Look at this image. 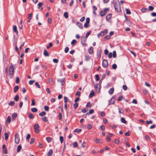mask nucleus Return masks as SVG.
<instances>
[{"label": "nucleus", "mask_w": 156, "mask_h": 156, "mask_svg": "<svg viewBox=\"0 0 156 156\" xmlns=\"http://www.w3.org/2000/svg\"><path fill=\"white\" fill-rule=\"evenodd\" d=\"M114 7L115 10L118 12H119L121 10L120 5L119 2H115L114 3Z\"/></svg>", "instance_id": "1"}, {"label": "nucleus", "mask_w": 156, "mask_h": 156, "mask_svg": "<svg viewBox=\"0 0 156 156\" xmlns=\"http://www.w3.org/2000/svg\"><path fill=\"white\" fill-rule=\"evenodd\" d=\"M14 68L12 65H11L9 67V75L11 76L10 77L11 78H12L14 75Z\"/></svg>", "instance_id": "2"}, {"label": "nucleus", "mask_w": 156, "mask_h": 156, "mask_svg": "<svg viewBox=\"0 0 156 156\" xmlns=\"http://www.w3.org/2000/svg\"><path fill=\"white\" fill-rule=\"evenodd\" d=\"M109 10V9L108 8H106L103 10H101L100 12V15L101 16H105L106 14L107 11Z\"/></svg>", "instance_id": "3"}, {"label": "nucleus", "mask_w": 156, "mask_h": 156, "mask_svg": "<svg viewBox=\"0 0 156 156\" xmlns=\"http://www.w3.org/2000/svg\"><path fill=\"white\" fill-rule=\"evenodd\" d=\"M20 140L19 135L18 134L16 133L15 136V142L16 144H18L19 143Z\"/></svg>", "instance_id": "4"}, {"label": "nucleus", "mask_w": 156, "mask_h": 156, "mask_svg": "<svg viewBox=\"0 0 156 156\" xmlns=\"http://www.w3.org/2000/svg\"><path fill=\"white\" fill-rule=\"evenodd\" d=\"M100 85L98 83H96L94 86V87L96 89V92L97 93L99 92L100 90Z\"/></svg>", "instance_id": "5"}, {"label": "nucleus", "mask_w": 156, "mask_h": 156, "mask_svg": "<svg viewBox=\"0 0 156 156\" xmlns=\"http://www.w3.org/2000/svg\"><path fill=\"white\" fill-rule=\"evenodd\" d=\"M39 128V125L37 124H35L34 126V132L36 133H38L39 131V130L38 129Z\"/></svg>", "instance_id": "6"}, {"label": "nucleus", "mask_w": 156, "mask_h": 156, "mask_svg": "<svg viewBox=\"0 0 156 156\" xmlns=\"http://www.w3.org/2000/svg\"><path fill=\"white\" fill-rule=\"evenodd\" d=\"M102 66L104 68H106L108 65V62L106 60H104L102 62Z\"/></svg>", "instance_id": "7"}, {"label": "nucleus", "mask_w": 156, "mask_h": 156, "mask_svg": "<svg viewBox=\"0 0 156 156\" xmlns=\"http://www.w3.org/2000/svg\"><path fill=\"white\" fill-rule=\"evenodd\" d=\"M87 39L86 38L83 37L81 38V43L83 45H86V44L85 43Z\"/></svg>", "instance_id": "8"}, {"label": "nucleus", "mask_w": 156, "mask_h": 156, "mask_svg": "<svg viewBox=\"0 0 156 156\" xmlns=\"http://www.w3.org/2000/svg\"><path fill=\"white\" fill-rule=\"evenodd\" d=\"M115 99L114 97H112L110 101L109 105L112 104L114 103Z\"/></svg>", "instance_id": "9"}, {"label": "nucleus", "mask_w": 156, "mask_h": 156, "mask_svg": "<svg viewBox=\"0 0 156 156\" xmlns=\"http://www.w3.org/2000/svg\"><path fill=\"white\" fill-rule=\"evenodd\" d=\"M65 79L64 78L63 79H58V81L60 82L61 83V84L62 85H63L64 84V81Z\"/></svg>", "instance_id": "10"}, {"label": "nucleus", "mask_w": 156, "mask_h": 156, "mask_svg": "<svg viewBox=\"0 0 156 156\" xmlns=\"http://www.w3.org/2000/svg\"><path fill=\"white\" fill-rule=\"evenodd\" d=\"M112 16V14L111 13H109L106 16V18L107 21H108Z\"/></svg>", "instance_id": "11"}, {"label": "nucleus", "mask_w": 156, "mask_h": 156, "mask_svg": "<svg viewBox=\"0 0 156 156\" xmlns=\"http://www.w3.org/2000/svg\"><path fill=\"white\" fill-rule=\"evenodd\" d=\"M76 25L81 29L83 28V26L82 24L80 22H78L76 23Z\"/></svg>", "instance_id": "12"}, {"label": "nucleus", "mask_w": 156, "mask_h": 156, "mask_svg": "<svg viewBox=\"0 0 156 156\" xmlns=\"http://www.w3.org/2000/svg\"><path fill=\"white\" fill-rule=\"evenodd\" d=\"M13 31L16 33L17 34L18 33V31L17 30L16 26L15 25H14L13 27Z\"/></svg>", "instance_id": "13"}, {"label": "nucleus", "mask_w": 156, "mask_h": 156, "mask_svg": "<svg viewBox=\"0 0 156 156\" xmlns=\"http://www.w3.org/2000/svg\"><path fill=\"white\" fill-rule=\"evenodd\" d=\"M93 48L92 47H90L88 50V53L90 54L93 53Z\"/></svg>", "instance_id": "14"}, {"label": "nucleus", "mask_w": 156, "mask_h": 156, "mask_svg": "<svg viewBox=\"0 0 156 156\" xmlns=\"http://www.w3.org/2000/svg\"><path fill=\"white\" fill-rule=\"evenodd\" d=\"M44 55L45 56H49V53L45 49L44 50Z\"/></svg>", "instance_id": "15"}, {"label": "nucleus", "mask_w": 156, "mask_h": 156, "mask_svg": "<svg viewBox=\"0 0 156 156\" xmlns=\"http://www.w3.org/2000/svg\"><path fill=\"white\" fill-rule=\"evenodd\" d=\"M114 91V88H111L108 91L109 93L110 94H112L113 93Z\"/></svg>", "instance_id": "16"}, {"label": "nucleus", "mask_w": 156, "mask_h": 156, "mask_svg": "<svg viewBox=\"0 0 156 156\" xmlns=\"http://www.w3.org/2000/svg\"><path fill=\"white\" fill-rule=\"evenodd\" d=\"M19 87L18 86H16L13 89L14 92L15 93H16L19 90Z\"/></svg>", "instance_id": "17"}, {"label": "nucleus", "mask_w": 156, "mask_h": 156, "mask_svg": "<svg viewBox=\"0 0 156 156\" xmlns=\"http://www.w3.org/2000/svg\"><path fill=\"white\" fill-rule=\"evenodd\" d=\"M42 120L44 122H46L48 121L47 118L46 116H43L42 117Z\"/></svg>", "instance_id": "18"}, {"label": "nucleus", "mask_w": 156, "mask_h": 156, "mask_svg": "<svg viewBox=\"0 0 156 156\" xmlns=\"http://www.w3.org/2000/svg\"><path fill=\"white\" fill-rule=\"evenodd\" d=\"M53 153V151L52 149H50L48 154V156H51Z\"/></svg>", "instance_id": "19"}, {"label": "nucleus", "mask_w": 156, "mask_h": 156, "mask_svg": "<svg viewBox=\"0 0 156 156\" xmlns=\"http://www.w3.org/2000/svg\"><path fill=\"white\" fill-rule=\"evenodd\" d=\"M119 112V114H123V111L122 109L121 108H118Z\"/></svg>", "instance_id": "20"}, {"label": "nucleus", "mask_w": 156, "mask_h": 156, "mask_svg": "<svg viewBox=\"0 0 156 156\" xmlns=\"http://www.w3.org/2000/svg\"><path fill=\"white\" fill-rule=\"evenodd\" d=\"M85 60L87 61H88L90 60V57L88 55H85Z\"/></svg>", "instance_id": "21"}, {"label": "nucleus", "mask_w": 156, "mask_h": 156, "mask_svg": "<svg viewBox=\"0 0 156 156\" xmlns=\"http://www.w3.org/2000/svg\"><path fill=\"white\" fill-rule=\"evenodd\" d=\"M46 140L48 143H50L51 141L52 138L50 137H47L46 138Z\"/></svg>", "instance_id": "22"}, {"label": "nucleus", "mask_w": 156, "mask_h": 156, "mask_svg": "<svg viewBox=\"0 0 156 156\" xmlns=\"http://www.w3.org/2000/svg\"><path fill=\"white\" fill-rule=\"evenodd\" d=\"M19 96L18 95H16V96H15L14 99V100L16 101H18L19 100Z\"/></svg>", "instance_id": "23"}, {"label": "nucleus", "mask_w": 156, "mask_h": 156, "mask_svg": "<svg viewBox=\"0 0 156 156\" xmlns=\"http://www.w3.org/2000/svg\"><path fill=\"white\" fill-rule=\"evenodd\" d=\"M29 118L30 119H34V116L33 115L30 113L29 114Z\"/></svg>", "instance_id": "24"}, {"label": "nucleus", "mask_w": 156, "mask_h": 156, "mask_svg": "<svg viewBox=\"0 0 156 156\" xmlns=\"http://www.w3.org/2000/svg\"><path fill=\"white\" fill-rule=\"evenodd\" d=\"M94 112V110L93 109H91L90 110L89 112L87 113V114L88 115H89L90 114L93 113Z\"/></svg>", "instance_id": "25"}, {"label": "nucleus", "mask_w": 156, "mask_h": 156, "mask_svg": "<svg viewBox=\"0 0 156 156\" xmlns=\"http://www.w3.org/2000/svg\"><path fill=\"white\" fill-rule=\"evenodd\" d=\"M31 111L34 112H36L37 111V109L36 108H34L31 109Z\"/></svg>", "instance_id": "26"}, {"label": "nucleus", "mask_w": 156, "mask_h": 156, "mask_svg": "<svg viewBox=\"0 0 156 156\" xmlns=\"http://www.w3.org/2000/svg\"><path fill=\"white\" fill-rule=\"evenodd\" d=\"M121 122L124 123H126V121L125 120V119L123 117H122L121 118Z\"/></svg>", "instance_id": "27"}, {"label": "nucleus", "mask_w": 156, "mask_h": 156, "mask_svg": "<svg viewBox=\"0 0 156 156\" xmlns=\"http://www.w3.org/2000/svg\"><path fill=\"white\" fill-rule=\"evenodd\" d=\"M94 94V92L93 91H91V92H90V93L89 95V97L90 98H91L92 97Z\"/></svg>", "instance_id": "28"}, {"label": "nucleus", "mask_w": 156, "mask_h": 156, "mask_svg": "<svg viewBox=\"0 0 156 156\" xmlns=\"http://www.w3.org/2000/svg\"><path fill=\"white\" fill-rule=\"evenodd\" d=\"M81 131L82 129H76L74 130V132H75L80 133L81 132Z\"/></svg>", "instance_id": "29"}, {"label": "nucleus", "mask_w": 156, "mask_h": 156, "mask_svg": "<svg viewBox=\"0 0 156 156\" xmlns=\"http://www.w3.org/2000/svg\"><path fill=\"white\" fill-rule=\"evenodd\" d=\"M64 16L66 18H67L68 17V13L67 12H65L64 14Z\"/></svg>", "instance_id": "30"}, {"label": "nucleus", "mask_w": 156, "mask_h": 156, "mask_svg": "<svg viewBox=\"0 0 156 156\" xmlns=\"http://www.w3.org/2000/svg\"><path fill=\"white\" fill-rule=\"evenodd\" d=\"M21 146L20 145H19L17 147V152H19L21 151Z\"/></svg>", "instance_id": "31"}, {"label": "nucleus", "mask_w": 156, "mask_h": 156, "mask_svg": "<svg viewBox=\"0 0 156 156\" xmlns=\"http://www.w3.org/2000/svg\"><path fill=\"white\" fill-rule=\"evenodd\" d=\"M5 136V139L6 140H7L8 138V135L6 133H5L4 134Z\"/></svg>", "instance_id": "32"}, {"label": "nucleus", "mask_w": 156, "mask_h": 156, "mask_svg": "<svg viewBox=\"0 0 156 156\" xmlns=\"http://www.w3.org/2000/svg\"><path fill=\"white\" fill-rule=\"evenodd\" d=\"M45 114H46L45 112L44 111H43V112H41L39 114V115L40 116H43L45 115Z\"/></svg>", "instance_id": "33"}, {"label": "nucleus", "mask_w": 156, "mask_h": 156, "mask_svg": "<svg viewBox=\"0 0 156 156\" xmlns=\"http://www.w3.org/2000/svg\"><path fill=\"white\" fill-rule=\"evenodd\" d=\"M15 104V102L13 101H10V102L9 103V105L11 106H12L14 105Z\"/></svg>", "instance_id": "34"}, {"label": "nucleus", "mask_w": 156, "mask_h": 156, "mask_svg": "<svg viewBox=\"0 0 156 156\" xmlns=\"http://www.w3.org/2000/svg\"><path fill=\"white\" fill-rule=\"evenodd\" d=\"M17 116V114L15 113H14L12 114V117L13 119L16 118Z\"/></svg>", "instance_id": "35"}, {"label": "nucleus", "mask_w": 156, "mask_h": 156, "mask_svg": "<svg viewBox=\"0 0 156 156\" xmlns=\"http://www.w3.org/2000/svg\"><path fill=\"white\" fill-rule=\"evenodd\" d=\"M97 143H102L101 140L99 139H96L95 141Z\"/></svg>", "instance_id": "36"}, {"label": "nucleus", "mask_w": 156, "mask_h": 156, "mask_svg": "<svg viewBox=\"0 0 156 156\" xmlns=\"http://www.w3.org/2000/svg\"><path fill=\"white\" fill-rule=\"evenodd\" d=\"M97 55L98 56V58H100L101 57V54L100 52L99 51H97Z\"/></svg>", "instance_id": "37"}, {"label": "nucleus", "mask_w": 156, "mask_h": 156, "mask_svg": "<svg viewBox=\"0 0 156 156\" xmlns=\"http://www.w3.org/2000/svg\"><path fill=\"white\" fill-rule=\"evenodd\" d=\"M126 13L127 14H130L131 13V12L128 9H126Z\"/></svg>", "instance_id": "38"}, {"label": "nucleus", "mask_w": 156, "mask_h": 156, "mask_svg": "<svg viewBox=\"0 0 156 156\" xmlns=\"http://www.w3.org/2000/svg\"><path fill=\"white\" fill-rule=\"evenodd\" d=\"M7 121L9 123H10L11 121V117L10 116H8L7 119Z\"/></svg>", "instance_id": "39"}, {"label": "nucleus", "mask_w": 156, "mask_h": 156, "mask_svg": "<svg viewBox=\"0 0 156 156\" xmlns=\"http://www.w3.org/2000/svg\"><path fill=\"white\" fill-rule=\"evenodd\" d=\"M76 40H73L71 42V44L72 45H74L76 43Z\"/></svg>", "instance_id": "40"}, {"label": "nucleus", "mask_w": 156, "mask_h": 156, "mask_svg": "<svg viewBox=\"0 0 156 156\" xmlns=\"http://www.w3.org/2000/svg\"><path fill=\"white\" fill-rule=\"evenodd\" d=\"M58 116L59 118L58 119L59 120H61L62 119V115L61 114V113L59 112L58 113Z\"/></svg>", "instance_id": "41"}, {"label": "nucleus", "mask_w": 156, "mask_h": 156, "mask_svg": "<svg viewBox=\"0 0 156 156\" xmlns=\"http://www.w3.org/2000/svg\"><path fill=\"white\" fill-rule=\"evenodd\" d=\"M32 102H31V105L34 106L35 105V103L34 101V99H32L31 100Z\"/></svg>", "instance_id": "42"}, {"label": "nucleus", "mask_w": 156, "mask_h": 156, "mask_svg": "<svg viewBox=\"0 0 156 156\" xmlns=\"http://www.w3.org/2000/svg\"><path fill=\"white\" fill-rule=\"evenodd\" d=\"M60 140L61 143H62L63 141V137L62 136H60Z\"/></svg>", "instance_id": "43"}, {"label": "nucleus", "mask_w": 156, "mask_h": 156, "mask_svg": "<svg viewBox=\"0 0 156 156\" xmlns=\"http://www.w3.org/2000/svg\"><path fill=\"white\" fill-rule=\"evenodd\" d=\"M92 128V126L91 124H88L87 125V128L88 129H91Z\"/></svg>", "instance_id": "44"}, {"label": "nucleus", "mask_w": 156, "mask_h": 156, "mask_svg": "<svg viewBox=\"0 0 156 156\" xmlns=\"http://www.w3.org/2000/svg\"><path fill=\"white\" fill-rule=\"evenodd\" d=\"M113 57L114 58H115L116 57V52L115 51L113 52Z\"/></svg>", "instance_id": "45"}, {"label": "nucleus", "mask_w": 156, "mask_h": 156, "mask_svg": "<svg viewBox=\"0 0 156 156\" xmlns=\"http://www.w3.org/2000/svg\"><path fill=\"white\" fill-rule=\"evenodd\" d=\"M78 104L77 103H75L73 105V106L75 109H76L78 107Z\"/></svg>", "instance_id": "46"}, {"label": "nucleus", "mask_w": 156, "mask_h": 156, "mask_svg": "<svg viewBox=\"0 0 156 156\" xmlns=\"http://www.w3.org/2000/svg\"><path fill=\"white\" fill-rule=\"evenodd\" d=\"M44 110L45 111H48L49 110V108L48 106H44Z\"/></svg>", "instance_id": "47"}, {"label": "nucleus", "mask_w": 156, "mask_h": 156, "mask_svg": "<svg viewBox=\"0 0 156 156\" xmlns=\"http://www.w3.org/2000/svg\"><path fill=\"white\" fill-rule=\"evenodd\" d=\"M35 139L33 138H32L31 139L30 142V144H33L34 142Z\"/></svg>", "instance_id": "48"}, {"label": "nucleus", "mask_w": 156, "mask_h": 156, "mask_svg": "<svg viewBox=\"0 0 156 156\" xmlns=\"http://www.w3.org/2000/svg\"><path fill=\"white\" fill-rule=\"evenodd\" d=\"M86 106L87 107H90L92 106V105L91 104L90 102H88L87 103Z\"/></svg>", "instance_id": "49"}, {"label": "nucleus", "mask_w": 156, "mask_h": 156, "mask_svg": "<svg viewBox=\"0 0 156 156\" xmlns=\"http://www.w3.org/2000/svg\"><path fill=\"white\" fill-rule=\"evenodd\" d=\"M64 101L65 103H67L68 101V98L66 97H64Z\"/></svg>", "instance_id": "50"}, {"label": "nucleus", "mask_w": 156, "mask_h": 156, "mask_svg": "<svg viewBox=\"0 0 156 156\" xmlns=\"http://www.w3.org/2000/svg\"><path fill=\"white\" fill-rule=\"evenodd\" d=\"M112 68L114 69H115L117 68V65L116 64H113L112 65Z\"/></svg>", "instance_id": "51"}, {"label": "nucleus", "mask_w": 156, "mask_h": 156, "mask_svg": "<svg viewBox=\"0 0 156 156\" xmlns=\"http://www.w3.org/2000/svg\"><path fill=\"white\" fill-rule=\"evenodd\" d=\"M32 13H31L29 14L28 15V19L29 20H31V17H32Z\"/></svg>", "instance_id": "52"}, {"label": "nucleus", "mask_w": 156, "mask_h": 156, "mask_svg": "<svg viewBox=\"0 0 156 156\" xmlns=\"http://www.w3.org/2000/svg\"><path fill=\"white\" fill-rule=\"evenodd\" d=\"M91 31H89L86 34V38H87L89 35L90 34Z\"/></svg>", "instance_id": "53"}, {"label": "nucleus", "mask_w": 156, "mask_h": 156, "mask_svg": "<svg viewBox=\"0 0 156 156\" xmlns=\"http://www.w3.org/2000/svg\"><path fill=\"white\" fill-rule=\"evenodd\" d=\"M49 46L47 47V49H48L50 47H51L52 46V43L51 42H50L49 43Z\"/></svg>", "instance_id": "54"}, {"label": "nucleus", "mask_w": 156, "mask_h": 156, "mask_svg": "<svg viewBox=\"0 0 156 156\" xmlns=\"http://www.w3.org/2000/svg\"><path fill=\"white\" fill-rule=\"evenodd\" d=\"M73 146L74 147H77L78 146L77 143L76 142H74V144H73Z\"/></svg>", "instance_id": "55"}, {"label": "nucleus", "mask_w": 156, "mask_h": 156, "mask_svg": "<svg viewBox=\"0 0 156 156\" xmlns=\"http://www.w3.org/2000/svg\"><path fill=\"white\" fill-rule=\"evenodd\" d=\"M69 50V48L68 47H66L65 49V53H67Z\"/></svg>", "instance_id": "56"}, {"label": "nucleus", "mask_w": 156, "mask_h": 156, "mask_svg": "<svg viewBox=\"0 0 156 156\" xmlns=\"http://www.w3.org/2000/svg\"><path fill=\"white\" fill-rule=\"evenodd\" d=\"M148 8L149 10L150 11H152L154 9V7L151 6H149Z\"/></svg>", "instance_id": "57"}, {"label": "nucleus", "mask_w": 156, "mask_h": 156, "mask_svg": "<svg viewBox=\"0 0 156 156\" xmlns=\"http://www.w3.org/2000/svg\"><path fill=\"white\" fill-rule=\"evenodd\" d=\"M35 82L34 80H30L29 82V83L30 85L34 83Z\"/></svg>", "instance_id": "58"}, {"label": "nucleus", "mask_w": 156, "mask_h": 156, "mask_svg": "<svg viewBox=\"0 0 156 156\" xmlns=\"http://www.w3.org/2000/svg\"><path fill=\"white\" fill-rule=\"evenodd\" d=\"M19 82H20V79L18 77H17L16 79V83H19Z\"/></svg>", "instance_id": "59"}, {"label": "nucleus", "mask_w": 156, "mask_h": 156, "mask_svg": "<svg viewBox=\"0 0 156 156\" xmlns=\"http://www.w3.org/2000/svg\"><path fill=\"white\" fill-rule=\"evenodd\" d=\"M125 135L127 136H129L130 135V132L129 131H127L126 133H125Z\"/></svg>", "instance_id": "60"}, {"label": "nucleus", "mask_w": 156, "mask_h": 156, "mask_svg": "<svg viewBox=\"0 0 156 156\" xmlns=\"http://www.w3.org/2000/svg\"><path fill=\"white\" fill-rule=\"evenodd\" d=\"M88 111V109H87L86 108H84V109H83L82 110V112H83V113H85L86 112H87Z\"/></svg>", "instance_id": "61"}, {"label": "nucleus", "mask_w": 156, "mask_h": 156, "mask_svg": "<svg viewBox=\"0 0 156 156\" xmlns=\"http://www.w3.org/2000/svg\"><path fill=\"white\" fill-rule=\"evenodd\" d=\"M89 23H85L84 25V27L85 28H87L89 26Z\"/></svg>", "instance_id": "62"}, {"label": "nucleus", "mask_w": 156, "mask_h": 156, "mask_svg": "<svg viewBox=\"0 0 156 156\" xmlns=\"http://www.w3.org/2000/svg\"><path fill=\"white\" fill-rule=\"evenodd\" d=\"M147 9L146 8H143L141 9V11L142 12H144L147 11Z\"/></svg>", "instance_id": "63"}, {"label": "nucleus", "mask_w": 156, "mask_h": 156, "mask_svg": "<svg viewBox=\"0 0 156 156\" xmlns=\"http://www.w3.org/2000/svg\"><path fill=\"white\" fill-rule=\"evenodd\" d=\"M30 137V134H28L27 135L26 139L27 140H28L29 139Z\"/></svg>", "instance_id": "64"}]
</instances>
